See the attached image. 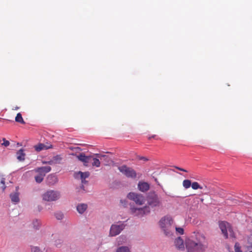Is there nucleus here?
<instances>
[{"instance_id":"f257e3e1","label":"nucleus","mask_w":252,"mask_h":252,"mask_svg":"<svg viewBox=\"0 0 252 252\" xmlns=\"http://www.w3.org/2000/svg\"><path fill=\"white\" fill-rule=\"evenodd\" d=\"M146 201L147 204L143 207L131 205L130 213L135 217L142 218L149 215L151 211L158 210L162 205V201L155 191H150L146 196Z\"/></svg>"},{"instance_id":"f03ea898","label":"nucleus","mask_w":252,"mask_h":252,"mask_svg":"<svg viewBox=\"0 0 252 252\" xmlns=\"http://www.w3.org/2000/svg\"><path fill=\"white\" fill-rule=\"evenodd\" d=\"M208 243L204 235L201 233H194L190 238L186 241L187 252H204L207 248Z\"/></svg>"},{"instance_id":"7ed1b4c3","label":"nucleus","mask_w":252,"mask_h":252,"mask_svg":"<svg viewBox=\"0 0 252 252\" xmlns=\"http://www.w3.org/2000/svg\"><path fill=\"white\" fill-rule=\"evenodd\" d=\"M158 226L161 232L166 237L172 238L175 231V223L170 216L162 217L158 221Z\"/></svg>"},{"instance_id":"20e7f679","label":"nucleus","mask_w":252,"mask_h":252,"mask_svg":"<svg viewBox=\"0 0 252 252\" xmlns=\"http://www.w3.org/2000/svg\"><path fill=\"white\" fill-rule=\"evenodd\" d=\"M77 158L82 162L86 166L89 165V164L91 163L93 166L98 167L100 165V158L96 156V154H94L90 156H86L84 154L81 153L77 156Z\"/></svg>"},{"instance_id":"39448f33","label":"nucleus","mask_w":252,"mask_h":252,"mask_svg":"<svg viewBox=\"0 0 252 252\" xmlns=\"http://www.w3.org/2000/svg\"><path fill=\"white\" fill-rule=\"evenodd\" d=\"M43 201L46 202H56L61 197L60 191L54 189H48L41 195Z\"/></svg>"},{"instance_id":"423d86ee","label":"nucleus","mask_w":252,"mask_h":252,"mask_svg":"<svg viewBox=\"0 0 252 252\" xmlns=\"http://www.w3.org/2000/svg\"><path fill=\"white\" fill-rule=\"evenodd\" d=\"M126 225L125 222L122 221L112 224L110 228L109 236L115 237L119 235L125 229Z\"/></svg>"},{"instance_id":"0eeeda50","label":"nucleus","mask_w":252,"mask_h":252,"mask_svg":"<svg viewBox=\"0 0 252 252\" xmlns=\"http://www.w3.org/2000/svg\"><path fill=\"white\" fill-rule=\"evenodd\" d=\"M127 197L133 201L136 205L139 206L144 205L146 201V198L143 194L137 192H129L127 194Z\"/></svg>"},{"instance_id":"6e6552de","label":"nucleus","mask_w":252,"mask_h":252,"mask_svg":"<svg viewBox=\"0 0 252 252\" xmlns=\"http://www.w3.org/2000/svg\"><path fill=\"white\" fill-rule=\"evenodd\" d=\"M219 226L222 233L225 238H227L228 237V234L230 237H234V233L232 228L229 223L226 221H221L219 223Z\"/></svg>"},{"instance_id":"1a4fd4ad","label":"nucleus","mask_w":252,"mask_h":252,"mask_svg":"<svg viewBox=\"0 0 252 252\" xmlns=\"http://www.w3.org/2000/svg\"><path fill=\"white\" fill-rule=\"evenodd\" d=\"M118 169L127 177L135 178L136 176V172L133 169L125 165L120 166Z\"/></svg>"},{"instance_id":"9d476101","label":"nucleus","mask_w":252,"mask_h":252,"mask_svg":"<svg viewBox=\"0 0 252 252\" xmlns=\"http://www.w3.org/2000/svg\"><path fill=\"white\" fill-rule=\"evenodd\" d=\"M176 248L180 250H184L185 249V245L184 240L180 237H178L174 242Z\"/></svg>"},{"instance_id":"9b49d317","label":"nucleus","mask_w":252,"mask_h":252,"mask_svg":"<svg viewBox=\"0 0 252 252\" xmlns=\"http://www.w3.org/2000/svg\"><path fill=\"white\" fill-rule=\"evenodd\" d=\"M51 170V167L50 166H47L36 168L34 169L32 171L34 172H41L45 176L46 174L50 172Z\"/></svg>"},{"instance_id":"f8f14e48","label":"nucleus","mask_w":252,"mask_h":252,"mask_svg":"<svg viewBox=\"0 0 252 252\" xmlns=\"http://www.w3.org/2000/svg\"><path fill=\"white\" fill-rule=\"evenodd\" d=\"M19 192H13L10 194V198L11 202L14 204H17L20 202Z\"/></svg>"},{"instance_id":"ddd939ff","label":"nucleus","mask_w":252,"mask_h":252,"mask_svg":"<svg viewBox=\"0 0 252 252\" xmlns=\"http://www.w3.org/2000/svg\"><path fill=\"white\" fill-rule=\"evenodd\" d=\"M138 188L142 192H146L149 189V184L144 182H139L138 185Z\"/></svg>"},{"instance_id":"4468645a","label":"nucleus","mask_w":252,"mask_h":252,"mask_svg":"<svg viewBox=\"0 0 252 252\" xmlns=\"http://www.w3.org/2000/svg\"><path fill=\"white\" fill-rule=\"evenodd\" d=\"M52 148L51 144L45 145L42 143H39L34 146V148L37 152H40L43 150H47Z\"/></svg>"},{"instance_id":"2eb2a0df","label":"nucleus","mask_w":252,"mask_h":252,"mask_svg":"<svg viewBox=\"0 0 252 252\" xmlns=\"http://www.w3.org/2000/svg\"><path fill=\"white\" fill-rule=\"evenodd\" d=\"M47 182L49 185L52 186L58 182V178L54 175L50 174L47 178Z\"/></svg>"},{"instance_id":"dca6fc26","label":"nucleus","mask_w":252,"mask_h":252,"mask_svg":"<svg viewBox=\"0 0 252 252\" xmlns=\"http://www.w3.org/2000/svg\"><path fill=\"white\" fill-rule=\"evenodd\" d=\"M88 206L86 204L81 203L77 206V211L80 214H83L87 210Z\"/></svg>"},{"instance_id":"f3484780","label":"nucleus","mask_w":252,"mask_h":252,"mask_svg":"<svg viewBox=\"0 0 252 252\" xmlns=\"http://www.w3.org/2000/svg\"><path fill=\"white\" fill-rule=\"evenodd\" d=\"M35 173H37V175L34 176L35 181L37 183L40 184L43 181L45 176L41 172Z\"/></svg>"},{"instance_id":"a211bd4d","label":"nucleus","mask_w":252,"mask_h":252,"mask_svg":"<svg viewBox=\"0 0 252 252\" xmlns=\"http://www.w3.org/2000/svg\"><path fill=\"white\" fill-rule=\"evenodd\" d=\"M115 252H131V250L128 246H121L116 248Z\"/></svg>"},{"instance_id":"6ab92c4d","label":"nucleus","mask_w":252,"mask_h":252,"mask_svg":"<svg viewBox=\"0 0 252 252\" xmlns=\"http://www.w3.org/2000/svg\"><path fill=\"white\" fill-rule=\"evenodd\" d=\"M17 158L19 161H24L25 160V154L24 153V150L23 149H20L19 150L17 153Z\"/></svg>"},{"instance_id":"aec40b11","label":"nucleus","mask_w":252,"mask_h":252,"mask_svg":"<svg viewBox=\"0 0 252 252\" xmlns=\"http://www.w3.org/2000/svg\"><path fill=\"white\" fill-rule=\"evenodd\" d=\"M41 224V221L37 219L33 220L32 225L33 229L38 230L39 229Z\"/></svg>"},{"instance_id":"412c9836","label":"nucleus","mask_w":252,"mask_h":252,"mask_svg":"<svg viewBox=\"0 0 252 252\" xmlns=\"http://www.w3.org/2000/svg\"><path fill=\"white\" fill-rule=\"evenodd\" d=\"M63 160V157L61 155H56L52 158V162L55 164H60Z\"/></svg>"},{"instance_id":"4be33fe9","label":"nucleus","mask_w":252,"mask_h":252,"mask_svg":"<svg viewBox=\"0 0 252 252\" xmlns=\"http://www.w3.org/2000/svg\"><path fill=\"white\" fill-rule=\"evenodd\" d=\"M89 175L90 173L89 172H82L79 171L76 174V177L80 176L81 179H86L89 176Z\"/></svg>"},{"instance_id":"5701e85b","label":"nucleus","mask_w":252,"mask_h":252,"mask_svg":"<svg viewBox=\"0 0 252 252\" xmlns=\"http://www.w3.org/2000/svg\"><path fill=\"white\" fill-rule=\"evenodd\" d=\"M96 156L99 158L100 160L103 159L106 163H109L110 158L108 156L105 155L96 154Z\"/></svg>"},{"instance_id":"b1692460","label":"nucleus","mask_w":252,"mask_h":252,"mask_svg":"<svg viewBox=\"0 0 252 252\" xmlns=\"http://www.w3.org/2000/svg\"><path fill=\"white\" fill-rule=\"evenodd\" d=\"M55 218L58 220H62L64 218V215L61 211H58L55 213Z\"/></svg>"},{"instance_id":"393cba45","label":"nucleus","mask_w":252,"mask_h":252,"mask_svg":"<svg viewBox=\"0 0 252 252\" xmlns=\"http://www.w3.org/2000/svg\"><path fill=\"white\" fill-rule=\"evenodd\" d=\"M15 121L21 124L25 123L20 113L17 114V116L15 117Z\"/></svg>"},{"instance_id":"a878e982","label":"nucleus","mask_w":252,"mask_h":252,"mask_svg":"<svg viewBox=\"0 0 252 252\" xmlns=\"http://www.w3.org/2000/svg\"><path fill=\"white\" fill-rule=\"evenodd\" d=\"M117 242L119 245H121L123 243H125L126 240V236L124 235H121L117 238Z\"/></svg>"},{"instance_id":"bb28decb","label":"nucleus","mask_w":252,"mask_h":252,"mask_svg":"<svg viewBox=\"0 0 252 252\" xmlns=\"http://www.w3.org/2000/svg\"><path fill=\"white\" fill-rule=\"evenodd\" d=\"M191 185V181L189 180H185L183 182V186L186 189H189Z\"/></svg>"},{"instance_id":"cd10ccee","label":"nucleus","mask_w":252,"mask_h":252,"mask_svg":"<svg viewBox=\"0 0 252 252\" xmlns=\"http://www.w3.org/2000/svg\"><path fill=\"white\" fill-rule=\"evenodd\" d=\"M191 188L193 189H203V187L199 185V184L196 182H194L191 184Z\"/></svg>"},{"instance_id":"c85d7f7f","label":"nucleus","mask_w":252,"mask_h":252,"mask_svg":"<svg viewBox=\"0 0 252 252\" xmlns=\"http://www.w3.org/2000/svg\"><path fill=\"white\" fill-rule=\"evenodd\" d=\"M175 230L177 234L182 235L184 234V229L182 227H177L175 225Z\"/></svg>"},{"instance_id":"c756f323","label":"nucleus","mask_w":252,"mask_h":252,"mask_svg":"<svg viewBox=\"0 0 252 252\" xmlns=\"http://www.w3.org/2000/svg\"><path fill=\"white\" fill-rule=\"evenodd\" d=\"M203 187V189L204 190V192L203 193L204 194H209L211 193V190L209 188H208L206 185H204Z\"/></svg>"},{"instance_id":"7c9ffc66","label":"nucleus","mask_w":252,"mask_h":252,"mask_svg":"<svg viewBox=\"0 0 252 252\" xmlns=\"http://www.w3.org/2000/svg\"><path fill=\"white\" fill-rule=\"evenodd\" d=\"M2 141L3 142L1 144L2 145L4 146L5 147H7L9 145L10 143L8 141L6 140L5 138H2Z\"/></svg>"},{"instance_id":"2f4dec72","label":"nucleus","mask_w":252,"mask_h":252,"mask_svg":"<svg viewBox=\"0 0 252 252\" xmlns=\"http://www.w3.org/2000/svg\"><path fill=\"white\" fill-rule=\"evenodd\" d=\"M235 252H241L240 247H239L238 243H236L235 245Z\"/></svg>"},{"instance_id":"473e14b6","label":"nucleus","mask_w":252,"mask_h":252,"mask_svg":"<svg viewBox=\"0 0 252 252\" xmlns=\"http://www.w3.org/2000/svg\"><path fill=\"white\" fill-rule=\"evenodd\" d=\"M62 244V241L61 240H56L55 245L56 247L60 248Z\"/></svg>"},{"instance_id":"72a5a7b5","label":"nucleus","mask_w":252,"mask_h":252,"mask_svg":"<svg viewBox=\"0 0 252 252\" xmlns=\"http://www.w3.org/2000/svg\"><path fill=\"white\" fill-rule=\"evenodd\" d=\"M32 252H42V251L37 247H34L32 249Z\"/></svg>"},{"instance_id":"f704fd0d","label":"nucleus","mask_w":252,"mask_h":252,"mask_svg":"<svg viewBox=\"0 0 252 252\" xmlns=\"http://www.w3.org/2000/svg\"><path fill=\"white\" fill-rule=\"evenodd\" d=\"M0 183L1 184L3 185V186H2V189H3V190H4L6 188V186H5V178H2L1 179H0Z\"/></svg>"},{"instance_id":"c9c22d12","label":"nucleus","mask_w":252,"mask_h":252,"mask_svg":"<svg viewBox=\"0 0 252 252\" xmlns=\"http://www.w3.org/2000/svg\"><path fill=\"white\" fill-rule=\"evenodd\" d=\"M175 168H176V169L179 170L180 171H184V172H187L188 171L186 170V169H184V168H180L179 167H178V166H175Z\"/></svg>"},{"instance_id":"e433bc0d","label":"nucleus","mask_w":252,"mask_h":252,"mask_svg":"<svg viewBox=\"0 0 252 252\" xmlns=\"http://www.w3.org/2000/svg\"><path fill=\"white\" fill-rule=\"evenodd\" d=\"M72 150L76 152H77L80 151L81 149H80V148L77 147H74V148H72Z\"/></svg>"},{"instance_id":"4c0bfd02","label":"nucleus","mask_w":252,"mask_h":252,"mask_svg":"<svg viewBox=\"0 0 252 252\" xmlns=\"http://www.w3.org/2000/svg\"><path fill=\"white\" fill-rule=\"evenodd\" d=\"M139 159H140V160H144V161H148V159L147 158L144 157H139Z\"/></svg>"},{"instance_id":"58836bf2","label":"nucleus","mask_w":252,"mask_h":252,"mask_svg":"<svg viewBox=\"0 0 252 252\" xmlns=\"http://www.w3.org/2000/svg\"><path fill=\"white\" fill-rule=\"evenodd\" d=\"M48 164L50 165L55 164L53 162H52V158L51 160L48 161Z\"/></svg>"},{"instance_id":"ea45409f","label":"nucleus","mask_w":252,"mask_h":252,"mask_svg":"<svg viewBox=\"0 0 252 252\" xmlns=\"http://www.w3.org/2000/svg\"><path fill=\"white\" fill-rule=\"evenodd\" d=\"M86 179H81L82 180V183L83 184H86L87 183V181H86L85 180Z\"/></svg>"},{"instance_id":"a19ab883","label":"nucleus","mask_w":252,"mask_h":252,"mask_svg":"<svg viewBox=\"0 0 252 252\" xmlns=\"http://www.w3.org/2000/svg\"><path fill=\"white\" fill-rule=\"evenodd\" d=\"M43 164H48V161H42Z\"/></svg>"},{"instance_id":"79ce46f5","label":"nucleus","mask_w":252,"mask_h":252,"mask_svg":"<svg viewBox=\"0 0 252 252\" xmlns=\"http://www.w3.org/2000/svg\"><path fill=\"white\" fill-rule=\"evenodd\" d=\"M18 190H19V187H16V191L15 192H19Z\"/></svg>"},{"instance_id":"37998d69","label":"nucleus","mask_w":252,"mask_h":252,"mask_svg":"<svg viewBox=\"0 0 252 252\" xmlns=\"http://www.w3.org/2000/svg\"><path fill=\"white\" fill-rule=\"evenodd\" d=\"M155 136H156V135H153L151 137V138H152H152H154ZM150 138H151V137H149V139H150Z\"/></svg>"},{"instance_id":"c03bdc74","label":"nucleus","mask_w":252,"mask_h":252,"mask_svg":"<svg viewBox=\"0 0 252 252\" xmlns=\"http://www.w3.org/2000/svg\"><path fill=\"white\" fill-rule=\"evenodd\" d=\"M19 109V107H16L15 108V109H14V110H18Z\"/></svg>"},{"instance_id":"a18cd8bd","label":"nucleus","mask_w":252,"mask_h":252,"mask_svg":"<svg viewBox=\"0 0 252 252\" xmlns=\"http://www.w3.org/2000/svg\"><path fill=\"white\" fill-rule=\"evenodd\" d=\"M17 145H20V144L19 143H17Z\"/></svg>"},{"instance_id":"49530a36","label":"nucleus","mask_w":252,"mask_h":252,"mask_svg":"<svg viewBox=\"0 0 252 252\" xmlns=\"http://www.w3.org/2000/svg\"><path fill=\"white\" fill-rule=\"evenodd\" d=\"M252 252V251H251V252Z\"/></svg>"}]
</instances>
